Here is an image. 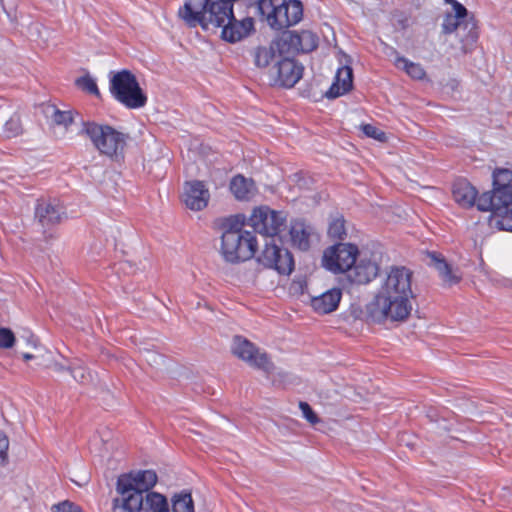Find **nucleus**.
<instances>
[{
    "label": "nucleus",
    "mask_w": 512,
    "mask_h": 512,
    "mask_svg": "<svg viewBox=\"0 0 512 512\" xmlns=\"http://www.w3.org/2000/svg\"><path fill=\"white\" fill-rule=\"evenodd\" d=\"M158 480L154 470H139L118 477L116 491L120 495L113 500V509L123 512H140L143 506V494L156 485Z\"/></svg>",
    "instance_id": "7ed1b4c3"
},
{
    "label": "nucleus",
    "mask_w": 512,
    "mask_h": 512,
    "mask_svg": "<svg viewBox=\"0 0 512 512\" xmlns=\"http://www.w3.org/2000/svg\"><path fill=\"white\" fill-rule=\"evenodd\" d=\"M396 65L397 67H402L413 79L421 80L426 75L425 70L420 64L410 62L404 57H398L396 59Z\"/></svg>",
    "instance_id": "c85d7f7f"
},
{
    "label": "nucleus",
    "mask_w": 512,
    "mask_h": 512,
    "mask_svg": "<svg viewBox=\"0 0 512 512\" xmlns=\"http://www.w3.org/2000/svg\"><path fill=\"white\" fill-rule=\"evenodd\" d=\"M493 190L507 196V202H512V170L497 168L493 172Z\"/></svg>",
    "instance_id": "393cba45"
},
{
    "label": "nucleus",
    "mask_w": 512,
    "mask_h": 512,
    "mask_svg": "<svg viewBox=\"0 0 512 512\" xmlns=\"http://www.w3.org/2000/svg\"><path fill=\"white\" fill-rule=\"evenodd\" d=\"M464 25H465V28L470 27L468 35H467L468 41L475 42L478 38V33H477V28H476L475 22L471 18V20L466 21Z\"/></svg>",
    "instance_id": "37998d69"
},
{
    "label": "nucleus",
    "mask_w": 512,
    "mask_h": 512,
    "mask_svg": "<svg viewBox=\"0 0 512 512\" xmlns=\"http://www.w3.org/2000/svg\"><path fill=\"white\" fill-rule=\"evenodd\" d=\"M33 358H35V356H34V355H32V354H29V353H24V354H23V359H24L25 361L31 360V359H33Z\"/></svg>",
    "instance_id": "49530a36"
},
{
    "label": "nucleus",
    "mask_w": 512,
    "mask_h": 512,
    "mask_svg": "<svg viewBox=\"0 0 512 512\" xmlns=\"http://www.w3.org/2000/svg\"><path fill=\"white\" fill-rule=\"evenodd\" d=\"M230 190L238 200H250L257 194V187L253 179L241 174L234 176L230 182Z\"/></svg>",
    "instance_id": "4be33fe9"
},
{
    "label": "nucleus",
    "mask_w": 512,
    "mask_h": 512,
    "mask_svg": "<svg viewBox=\"0 0 512 512\" xmlns=\"http://www.w3.org/2000/svg\"><path fill=\"white\" fill-rule=\"evenodd\" d=\"M45 367L46 368H52V369H54L55 371H58V372H62V371H65V370L71 371V369H72L71 367H67L66 365L58 363L56 361L45 364Z\"/></svg>",
    "instance_id": "a18cd8bd"
},
{
    "label": "nucleus",
    "mask_w": 512,
    "mask_h": 512,
    "mask_svg": "<svg viewBox=\"0 0 512 512\" xmlns=\"http://www.w3.org/2000/svg\"><path fill=\"white\" fill-rule=\"evenodd\" d=\"M452 195L457 204L469 208L476 202L477 190L467 180L460 179L453 184Z\"/></svg>",
    "instance_id": "aec40b11"
},
{
    "label": "nucleus",
    "mask_w": 512,
    "mask_h": 512,
    "mask_svg": "<svg viewBox=\"0 0 512 512\" xmlns=\"http://www.w3.org/2000/svg\"><path fill=\"white\" fill-rule=\"evenodd\" d=\"M361 129L367 137L376 139L380 142L386 141V134L371 124L362 125Z\"/></svg>",
    "instance_id": "4c0bfd02"
},
{
    "label": "nucleus",
    "mask_w": 512,
    "mask_h": 512,
    "mask_svg": "<svg viewBox=\"0 0 512 512\" xmlns=\"http://www.w3.org/2000/svg\"><path fill=\"white\" fill-rule=\"evenodd\" d=\"M328 235L333 239L343 240L346 236L345 220L342 217L334 219L328 228Z\"/></svg>",
    "instance_id": "2f4dec72"
},
{
    "label": "nucleus",
    "mask_w": 512,
    "mask_h": 512,
    "mask_svg": "<svg viewBox=\"0 0 512 512\" xmlns=\"http://www.w3.org/2000/svg\"><path fill=\"white\" fill-rule=\"evenodd\" d=\"M249 225L255 232L273 238L284 230L286 217L282 212L272 210L268 206H260L253 210L249 217Z\"/></svg>",
    "instance_id": "6e6552de"
},
{
    "label": "nucleus",
    "mask_w": 512,
    "mask_h": 512,
    "mask_svg": "<svg viewBox=\"0 0 512 512\" xmlns=\"http://www.w3.org/2000/svg\"><path fill=\"white\" fill-rule=\"evenodd\" d=\"M294 55L285 54L276 63V82L283 87H293L303 75V66L295 61Z\"/></svg>",
    "instance_id": "4468645a"
},
{
    "label": "nucleus",
    "mask_w": 512,
    "mask_h": 512,
    "mask_svg": "<svg viewBox=\"0 0 512 512\" xmlns=\"http://www.w3.org/2000/svg\"><path fill=\"white\" fill-rule=\"evenodd\" d=\"M299 408L302 411L303 417L311 424L315 425L320 422L317 414L313 411L311 406L307 402L301 401L299 403Z\"/></svg>",
    "instance_id": "58836bf2"
},
{
    "label": "nucleus",
    "mask_w": 512,
    "mask_h": 512,
    "mask_svg": "<svg viewBox=\"0 0 512 512\" xmlns=\"http://www.w3.org/2000/svg\"><path fill=\"white\" fill-rule=\"evenodd\" d=\"M286 54L284 47L277 45V39L274 40L268 47H258L255 51V64L257 67L265 68L271 62L277 63L280 57Z\"/></svg>",
    "instance_id": "b1692460"
},
{
    "label": "nucleus",
    "mask_w": 512,
    "mask_h": 512,
    "mask_svg": "<svg viewBox=\"0 0 512 512\" xmlns=\"http://www.w3.org/2000/svg\"><path fill=\"white\" fill-rule=\"evenodd\" d=\"M462 24H464V21L451 14H448L443 21L442 30L444 33L450 34L460 28Z\"/></svg>",
    "instance_id": "c9c22d12"
},
{
    "label": "nucleus",
    "mask_w": 512,
    "mask_h": 512,
    "mask_svg": "<svg viewBox=\"0 0 512 512\" xmlns=\"http://www.w3.org/2000/svg\"><path fill=\"white\" fill-rule=\"evenodd\" d=\"M257 260L264 267L274 269L283 275L291 274L294 269V260L290 251L274 243L266 242Z\"/></svg>",
    "instance_id": "9b49d317"
},
{
    "label": "nucleus",
    "mask_w": 512,
    "mask_h": 512,
    "mask_svg": "<svg viewBox=\"0 0 512 512\" xmlns=\"http://www.w3.org/2000/svg\"><path fill=\"white\" fill-rule=\"evenodd\" d=\"M14 342V333L8 328H0V348H11L14 345Z\"/></svg>",
    "instance_id": "ea45409f"
},
{
    "label": "nucleus",
    "mask_w": 512,
    "mask_h": 512,
    "mask_svg": "<svg viewBox=\"0 0 512 512\" xmlns=\"http://www.w3.org/2000/svg\"><path fill=\"white\" fill-rule=\"evenodd\" d=\"M253 19L246 17L237 20L232 14L222 27V38L228 42L234 43L249 35L253 29Z\"/></svg>",
    "instance_id": "dca6fc26"
},
{
    "label": "nucleus",
    "mask_w": 512,
    "mask_h": 512,
    "mask_svg": "<svg viewBox=\"0 0 512 512\" xmlns=\"http://www.w3.org/2000/svg\"><path fill=\"white\" fill-rule=\"evenodd\" d=\"M233 354L250 366L271 373L274 364L265 352H261L252 342L241 336H235L232 346Z\"/></svg>",
    "instance_id": "9d476101"
},
{
    "label": "nucleus",
    "mask_w": 512,
    "mask_h": 512,
    "mask_svg": "<svg viewBox=\"0 0 512 512\" xmlns=\"http://www.w3.org/2000/svg\"><path fill=\"white\" fill-rule=\"evenodd\" d=\"M222 231L220 252L225 261L237 263L251 259L257 250L254 234L243 229V221L238 216L218 220Z\"/></svg>",
    "instance_id": "f03ea898"
},
{
    "label": "nucleus",
    "mask_w": 512,
    "mask_h": 512,
    "mask_svg": "<svg viewBox=\"0 0 512 512\" xmlns=\"http://www.w3.org/2000/svg\"><path fill=\"white\" fill-rule=\"evenodd\" d=\"M22 131L20 118L14 114L4 125V133L8 138L19 135Z\"/></svg>",
    "instance_id": "473e14b6"
},
{
    "label": "nucleus",
    "mask_w": 512,
    "mask_h": 512,
    "mask_svg": "<svg viewBox=\"0 0 512 512\" xmlns=\"http://www.w3.org/2000/svg\"><path fill=\"white\" fill-rule=\"evenodd\" d=\"M209 199L210 193L204 182L192 180L184 183L181 200L186 208L201 211L207 207Z\"/></svg>",
    "instance_id": "ddd939ff"
},
{
    "label": "nucleus",
    "mask_w": 512,
    "mask_h": 512,
    "mask_svg": "<svg viewBox=\"0 0 512 512\" xmlns=\"http://www.w3.org/2000/svg\"><path fill=\"white\" fill-rule=\"evenodd\" d=\"M475 204L480 211H492L496 216L499 213L498 211L503 210L509 203L505 194L492 190L491 192L483 193L478 198L476 197Z\"/></svg>",
    "instance_id": "412c9836"
},
{
    "label": "nucleus",
    "mask_w": 512,
    "mask_h": 512,
    "mask_svg": "<svg viewBox=\"0 0 512 512\" xmlns=\"http://www.w3.org/2000/svg\"><path fill=\"white\" fill-rule=\"evenodd\" d=\"M63 208L51 202H39L35 210V217L42 227H49L60 223L63 215Z\"/></svg>",
    "instance_id": "6ab92c4d"
},
{
    "label": "nucleus",
    "mask_w": 512,
    "mask_h": 512,
    "mask_svg": "<svg viewBox=\"0 0 512 512\" xmlns=\"http://www.w3.org/2000/svg\"><path fill=\"white\" fill-rule=\"evenodd\" d=\"M144 358L151 366H160L163 363V357L154 351H145Z\"/></svg>",
    "instance_id": "79ce46f5"
},
{
    "label": "nucleus",
    "mask_w": 512,
    "mask_h": 512,
    "mask_svg": "<svg viewBox=\"0 0 512 512\" xmlns=\"http://www.w3.org/2000/svg\"><path fill=\"white\" fill-rule=\"evenodd\" d=\"M358 247L350 243H338L324 251L323 266L334 273H346L356 261Z\"/></svg>",
    "instance_id": "1a4fd4ad"
},
{
    "label": "nucleus",
    "mask_w": 512,
    "mask_h": 512,
    "mask_svg": "<svg viewBox=\"0 0 512 512\" xmlns=\"http://www.w3.org/2000/svg\"><path fill=\"white\" fill-rule=\"evenodd\" d=\"M78 134L89 139L100 155L117 162L124 159L130 140L129 133L117 130L108 124L83 121Z\"/></svg>",
    "instance_id": "39448f33"
},
{
    "label": "nucleus",
    "mask_w": 512,
    "mask_h": 512,
    "mask_svg": "<svg viewBox=\"0 0 512 512\" xmlns=\"http://www.w3.org/2000/svg\"><path fill=\"white\" fill-rule=\"evenodd\" d=\"M452 7H453V10L455 12V14L453 16L461 19L462 21L465 20V18L467 17L468 15V11L467 9L459 2L455 1L453 4H452Z\"/></svg>",
    "instance_id": "c03bdc74"
},
{
    "label": "nucleus",
    "mask_w": 512,
    "mask_h": 512,
    "mask_svg": "<svg viewBox=\"0 0 512 512\" xmlns=\"http://www.w3.org/2000/svg\"><path fill=\"white\" fill-rule=\"evenodd\" d=\"M379 273V266L375 261L362 257L355 261L346 272L349 282L356 285H364L371 282Z\"/></svg>",
    "instance_id": "2eb2a0df"
},
{
    "label": "nucleus",
    "mask_w": 512,
    "mask_h": 512,
    "mask_svg": "<svg viewBox=\"0 0 512 512\" xmlns=\"http://www.w3.org/2000/svg\"><path fill=\"white\" fill-rule=\"evenodd\" d=\"M342 298L339 288H332L311 299L312 308L319 314H328L335 311Z\"/></svg>",
    "instance_id": "a211bd4d"
},
{
    "label": "nucleus",
    "mask_w": 512,
    "mask_h": 512,
    "mask_svg": "<svg viewBox=\"0 0 512 512\" xmlns=\"http://www.w3.org/2000/svg\"><path fill=\"white\" fill-rule=\"evenodd\" d=\"M50 109V118L54 124L67 128L73 122V117L70 111H61L55 107H50Z\"/></svg>",
    "instance_id": "7c9ffc66"
},
{
    "label": "nucleus",
    "mask_w": 512,
    "mask_h": 512,
    "mask_svg": "<svg viewBox=\"0 0 512 512\" xmlns=\"http://www.w3.org/2000/svg\"><path fill=\"white\" fill-rule=\"evenodd\" d=\"M259 12L270 27L283 29L301 21L303 6L299 0H261Z\"/></svg>",
    "instance_id": "423d86ee"
},
{
    "label": "nucleus",
    "mask_w": 512,
    "mask_h": 512,
    "mask_svg": "<svg viewBox=\"0 0 512 512\" xmlns=\"http://www.w3.org/2000/svg\"><path fill=\"white\" fill-rule=\"evenodd\" d=\"M8 448H9V439L8 437L0 431V464L4 465L8 461Z\"/></svg>",
    "instance_id": "a19ab883"
},
{
    "label": "nucleus",
    "mask_w": 512,
    "mask_h": 512,
    "mask_svg": "<svg viewBox=\"0 0 512 512\" xmlns=\"http://www.w3.org/2000/svg\"><path fill=\"white\" fill-rule=\"evenodd\" d=\"M52 512H84L83 509L69 500H64L51 507Z\"/></svg>",
    "instance_id": "e433bc0d"
},
{
    "label": "nucleus",
    "mask_w": 512,
    "mask_h": 512,
    "mask_svg": "<svg viewBox=\"0 0 512 512\" xmlns=\"http://www.w3.org/2000/svg\"><path fill=\"white\" fill-rule=\"evenodd\" d=\"M73 378L82 385H87L92 381V375L84 366H77L71 369Z\"/></svg>",
    "instance_id": "f704fd0d"
},
{
    "label": "nucleus",
    "mask_w": 512,
    "mask_h": 512,
    "mask_svg": "<svg viewBox=\"0 0 512 512\" xmlns=\"http://www.w3.org/2000/svg\"><path fill=\"white\" fill-rule=\"evenodd\" d=\"M353 87V71L348 65L340 67L335 75V81L332 83L325 96L329 99H335L349 92Z\"/></svg>",
    "instance_id": "f3484780"
},
{
    "label": "nucleus",
    "mask_w": 512,
    "mask_h": 512,
    "mask_svg": "<svg viewBox=\"0 0 512 512\" xmlns=\"http://www.w3.org/2000/svg\"><path fill=\"white\" fill-rule=\"evenodd\" d=\"M249 4L257 3L259 5L261 0H247Z\"/></svg>",
    "instance_id": "de8ad7c7"
},
{
    "label": "nucleus",
    "mask_w": 512,
    "mask_h": 512,
    "mask_svg": "<svg viewBox=\"0 0 512 512\" xmlns=\"http://www.w3.org/2000/svg\"><path fill=\"white\" fill-rule=\"evenodd\" d=\"M430 256L434 267L438 271L445 285L450 287L461 281L462 274L458 268H453L445 261L444 258L440 257V255L431 253Z\"/></svg>",
    "instance_id": "5701e85b"
},
{
    "label": "nucleus",
    "mask_w": 512,
    "mask_h": 512,
    "mask_svg": "<svg viewBox=\"0 0 512 512\" xmlns=\"http://www.w3.org/2000/svg\"><path fill=\"white\" fill-rule=\"evenodd\" d=\"M411 282V270L403 266L391 267L373 300L366 305V320L372 323L406 320L412 310Z\"/></svg>",
    "instance_id": "f257e3e1"
},
{
    "label": "nucleus",
    "mask_w": 512,
    "mask_h": 512,
    "mask_svg": "<svg viewBox=\"0 0 512 512\" xmlns=\"http://www.w3.org/2000/svg\"><path fill=\"white\" fill-rule=\"evenodd\" d=\"M277 45L284 47L286 54L295 55L299 52H311L318 46V37L310 30L284 31L277 38Z\"/></svg>",
    "instance_id": "f8f14e48"
},
{
    "label": "nucleus",
    "mask_w": 512,
    "mask_h": 512,
    "mask_svg": "<svg viewBox=\"0 0 512 512\" xmlns=\"http://www.w3.org/2000/svg\"><path fill=\"white\" fill-rule=\"evenodd\" d=\"M496 214V224L501 230L512 231V202Z\"/></svg>",
    "instance_id": "c756f323"
},
{
    "label": "nucleus",
    "mask_w": 512,
    "mask_h": 512,
    "mask_svg": "<svg viewBox=\"0 0 512 512\" xmlns=\"http://www.w3.org/2000/svg\"><path fill=\"white\" fill-rule=\"evenodd\" d=\"M142 509L145 512H167L168 502L163 495L149 492L146 495L145 501L143 500Z\"/></svg>",
    "instance_id": "bb28decb"
},
{
    "label": "nucleus",
    "mask_w": 512,
    "mask_h": 512,
    "mask_svg": "<svg viewBox=\"0 0 512 512\" xmlns=\"http://www.w3.org/2000/svg\"><path fill=\"white\" fill-rule=\"evenodd\" d=\"M291 240L300 250L306 251L310 247V230L302 222H294L290 228Z\"/></svg>",
    "instance_id": "a878e982"
},
{
    "label": "nucleus",
    "mask_w": 512,
    "mask_h": 512,
    "mask_svg": "<svg viewBox=\"0 0 512 512\" xmlns=\"http://www.w3.org/2000/svg\"><path fill=\"white\" fill-rule=\"evenodd\" d=\"M76 85L83 91H86L90 94H93L96 96L100 95V92L98 90L95 80L88 75L78 78L76 80Z\"/></svg>",
    "instance_id": "72a5a7b5"
},
{
    "label": "nucleus",
    "mask_w": 512,
    "mask_h": 512,
    "mask_svg": "<svg viewBox=\"0 0 512 512\" xmlns=\"http://www.w3.org/2000/svg\"><path fill=\"white\" fill-rule=\"evenodd\" d=\"M110 91L116 100L129 109H138L147 103V97L136 76L126 69L116 72L111 77Z\"/></svg>",
    "instance_id": "0eeeda50"
},
{
    "label": "nucleus",
    "mask_w": 512,
    "mask_h": 512,
    "mask_svg": "<svg viewBox=\"0 0 512 512\" xmlns=\"http://www.w3.org/2000/svg\"><path fill=\"white\" fill-rule=\"evenodd\" d=\"M446 3L453 4L456 0H444Z\"/></svg>",
    "instance_id": "09e8293b"
},
{
    "label": "nucleus",
    "mask_w": 512,
    "mask_h": 512,
    "mask_svg": "<svg viewBox=\"0 0 512 512\" xmlns=\"http://www.w3.org/2000/svg\"><path fill=\"white\" fill-rule=\"evenodd\" d=\"M235 0H186L179 8L178 16L191 28L201 25L207 29L209 25L223 26L229 17L232 18Z\"/></svg>",
    "instance_id": "20e7f679"
},
{
    "label": "nucleus",
    "mask_w": 512,
    "mask_h": 512,
    "mask_svg": "<svg viewBox=\"0 0 512 512\" xmlns=\"http://www.w3.org/2000/svg\"><path fill=\"white\" fill-rule=\"evenodd\" d=\"M173 512H194V501L190 491L183 490L171 499Z\"/></svg>",
    "instance_id": "cd10ccee"
}]
</instances>
